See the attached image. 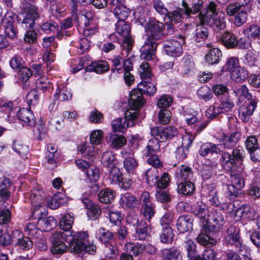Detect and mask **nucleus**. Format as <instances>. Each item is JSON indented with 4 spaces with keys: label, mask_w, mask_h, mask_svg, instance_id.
Returning a JSON list of instances; mask_svg holds the SVG:
<instances>
[{
    "label": "nucleus",
    "mask_w": 260,
    "mask_h": 260,
    "mask_svg": "<svg viewBox=\"0 0 260 260\" xmlns=\"http://www.w3.org/2000/svg\"><path fill=\"white\" fill-rule=\"evenodd\" d=\"M156 88L154 83L149 80H143L138 85V89L131 92L128 101V108L125 112V116L128 120L137 118L140 108L143 106L145 100L142 97L144 93L151 96L155 92Z\"/></svg>",
    "instance_id": "f257e3e1"
},
{
    "label": "nucleus",
    "mask_w": 260,
    "mask_h": 260,
    "mask_svg": "<svg viewBox=\"0 0 260 260\" xmlns=\"http://www.w3.org/2000/svg\"><path fill=\"white\" fill-rule=\"evenodd\" d=\"M139 22L145 28V38L157 41L164 38L165 26L154 18L141 17Z\"/></svg>",
    "instance_id": "f03ea898"
},
{
    "label": "nucleus",
    "mask_w": 260,
    "mask_h": 260,
    "mask_svg": "<svg viewBox=\"0 0 260 260\" xmlns=\"http://www.w3.org/2000/svg\"><path fill=\"white\" fill-rule=\"evenodd\" d=\"M22 7L23 19L21 27L25 30L33 28L35 20L39 17L38 9L35 5L34 0H23Z\"/></svg>",
    "instance_id": "7ed1b4c3"
},
{
    "label": "nucleus",
    "mask_w": 260,
    "mask_h": 260,
    "mask_svg": "<svg viewBox=\"0 0 260 260\" xmlns=\"http://www.w3.org/2000/svg\"><path fill=\"white\" fill-rule=\"evenodd\" d=\"M197 22L201 25H208L217 30L223 29L225 27V21L223 17L212 16L209 14L200 12L196 17Z\"/></svg>",
    "instance_id": "20e7f679"
},
{
    "label": "nucleus",
    "mask_w": 260,
    "mask_h": 260,
    "mask_svg": "<svg viewBox=\"0 0 260 260\" xmlns=\"http://www.w3.org/2000/svg\"><path fill=\"white\" fill-rule=\"evenodd\" d=\"M224 223V216L221 211L215 210L209 214L205 225L209 233H217L223 228Z\"/></svg>",
    "instance_id": "39448f33"
},
{
    "label": "nucleus",
    "mask_w": 260,
    "mask_h": 260,
    "mask_svg": "<svg viewBox=\"0 0 260 260\" xmlns=\"http://www.w3.org/2000/svg\"><path fill=\"white\" fill-rule=\"evenodd\" d=\"M244 155V150L241 146L233 148L232 154L223 152L221 156L223 166L228 170L233 169L236 161L243 160Z\"/></svg>",
    "instance_id": "423d86ee"
},
{
    "label": "nucleus",
    "mask_w": 260,
    "mask_h": 260,
    "mask_svg": "<svg viewBox=\"0 0 260 260\" xmlns=\"http://www.w3.org/2000/svg\"><path fill=\"white\" fill-rule=\"evenodd\" d=\"M185 36L179 35L176 39L166 41L164 44L166 53L169 56L177 57L182 53V46L185 44Z\"/></svg>",
    "instance_id": "0eeeda50"
},
{
    "label": "nucleus",
    "mask_w": 260,
    "mask_h": 260,
    "mask_svg": "<svg viewBox=\"0 0 260 260\" xmlns=\"http://www.w3.org/2000/svg\"><path fill=\"white\" fill-rule=\"evenodd\" d=\"M222 145L215 144L213 143H205L202 144L199 149V154L204 157H211L216 158L222 155L223 152L221 150Z\"/></svg>",
    "instance_id": "6e6552de"
},
{
    "label": "nucleus",
    "mask_w": 260,
    "mask_h": 260,
    "mask_svg": "<svg viewBox=\"0 0 260 260\" xmlns=\"http://www.w3.org/2000/svg\"><path fill=\"white\" fill-rule=\"evenodd\" d=\"M77 166L83 171L86 172L87 178L94 182H96L99 178V170L95 167L90 165L86 161L79 159L76 160Z\"/></svg>",
    "instance_id": "1a4fd4ad"
},
{
    "label": "nucleus",
    "mask_w": 260,
    "mask_h": 260,
    "mask_svg": "<svg viewBox=\"0 0 260 260\" xmlns=\"http://www.w3.org/2000/svg\"><path fill=\"white\" fill-rule=\"evenodd\" d=\"M156 46V41L145 38L144 44L140 49L141 58L146 60L154 58Z\"/></svg>",
    "instance_id": "9d476101"
},
{
    "label": "nucleus",
    "mask_w": 260,
    "mask_h": 260,
    "mask_svg": "<svg viewBox=\"0 0 260 260\" xmlns=\"http://www.w3.org/2000/svg\"><path fill=\"white\" fill-rule=\"evenodd\" d=\"M194 139V136L189 134L182 137V145L178 147L175 152V157L179 161H182L186 157V151L191 146Z\"/></svg>",
    "instance_id": "9b49d317"
},
{
    "label": "nucleus",
    "mask_w": 260,
    "mask_h": 260,
    "mask_svg": "<svg viewBox=\"0 0 260 260\" xmlns=\"http://www.w3.org/2000/svg\"><path fill=\"white\" fill-rule=\"evenodd\" d=\"M192 213L200 219L203 226L207 224V218L209 215L208 206L202 202H197L191 208Z\"/></svg>",
    "instance_id": "f8f14e48"
},
{
    "label": "nucleus",
    "mask_w": 260,
    "mask_h": 260,
    "mask_svg": "<svg viewBox=\"0 0 260 260\" xmlns=\"http://www.w3.org/2000/svg\"><path fill=\"white\" fill-rule=\"evenodd\" d=\"M39 193V192L37 191L31 192L30 194V200L32 205L35 207L32 214L33 215H39L40 214H44L45 215L46 211L42 208L43 205H44V198Z\"/></svg>",
    "instance_id": "ddd939ff"
},
{
    "label": "nucleus",
    "mask_w": 260,
    "mask_h": 260,
    "mask_svg": "<svg viewBox=\"0 0 260 260\" xmlns=\"http://www.w3.org/2000/svg\"><path fill=\"white\" fill-rule=\"evenodd\" d=\"M12 238L16 240V245L19 248L27 250L31 249L33 246L34 241L30 240L28 237H21V233L19 230H15L12 232Z\"/></svg>",
    "instance_id": "4468645a"
},
{
    "label": "nucleus",
    "mask_w": 260,
    "mask_h": 260,
    "mask_svg": "<svg viewBox=\"0 0 260 260\" xmlns=\"http://www.w3.org/2000/svg\"><path fill=\"white\" fill-rule=\"evenodd\" d=\"M257 106V101L251 100L249 104L241 106L239 109V116L243 121H248Z\"/></svg>",
    "instance_id": "2eb2a0df"
},
{
    "label": "nucleus",
    "mask_w": 260,
    "mask_h": 260,
    "mask_svg": "<svg viewBox=\"0 0 260 260\" xmlns=\"http://www.w3.org/2000/svg\"><path fill=\"white\" fill-rule=\"evenodd\" d=\"M193 220L188 215H184L179 217L176 221L177 230L183 233L192 230Z\"/></svg>",
    "instance_id": "dca6fc26"
},
{
    "label": "nucleus",
    "mask_w": 260,
    "mask_h": 260,
    "mask_svg": "<svg viewBox=\"0 0 260 260\" xmlns=\"http://www.w3.org/2000/svg\"><path fill=\"white\" fill-rule=\"evenodd\" d=\"M18 119L25 124L33 127L36 124V118L32 111L27 108H22L17 113Z\"/></svg>",
    "instance_id": "f3484780"
},
{
    "label": "nucleus",
    "mask_w": 260,
    "mask_h": 260,
    "mask_svg": "<svg viewBox=\"0 0 260 260\" xmlns=\"http://www.w3.org/2000/svg\"><path fill=\"white\" fill-rule=\"evenodd\" d=\"M138 200L131 193L127 192L120 195V205L125 209H132L138 204Z\"/></svg>",
    "instance_id": "a211bd4d"
},
{
    "label": "nucleus",
    "mask_w": 260,
    "mask_h": 260,
    "mask_svg": "<svg viewBox=\"0 0 260 260\" xmlns=\"http://www.w3.org/2000/svg\"><path fill=\"white\" fill-rule=\"evenodd\" d=\"M46 213L45 216L46 215ZM38 216L39 220L38 224L39 225L41 230L44 231H48L51 230L56 225V220L53 216H49L47 218H44V214H40Z\"/></svg>",
    "instance_id": "6ab92c4d"
},
{
    "label": "nucleus",
    "mask_w": 260,
    "mask_h": 260,
    "mask_svg": "<svg viewBox=\"0 0 260 260\" xmlns=\"http://www.w3.org/2000/svg\"><path fill=\"white\" fill-rule=\"evenodd\" d=\"M48 207L56 209L66 202V196L61 192L55 193L53 197H48L46 199Z\"/></svg>",
    "instance_id": "aec40b11"
},
{
    "label": "nucleus",
    "mask_w": 260,
    "mask_h": 260,
    "mask_svg": "<svg viewBox=\"0 0 260 260\" xmlns=\"http://www.w3.org/2000/svg\"><path fill=\"white\" fill-rule=\"evenodd\" d=\"M94 14L91 11L84 10L79 12L76 19L78 23L84 26H89V25L94 23Z\"/></svg>",
    "instance_id": "412c9836"
},
{
    "label": "nucleus",
    "mask_w": 260,
    "mask_h": 260,
    "mask_svg": "<svg viewBox=\"0 0 260 260\" xmlns=\"http://www.w3.org/2000/svg\"><path fill=\"white\" fill-rule=\"evenodd\" d=\"M240 137V134L239 132H235L230 135L225 136L223 140L222 148L225 150H231L236 147Z\"/></svg>",
    "instance_id": "4be33fe9"
},
{
    "label": "nucleus",
    "mask_w": 260,
    "mask_h": 260,
    "mask_svg": "<svg viewBox=\"0 0 260 260\" xmlns=\"http://www.w3.org/2000/svg\"><path fill=\"white\" fill-rule=\"evenodd\" d=\"M2 24L5 28V32L8 37L14 39L17 36V30L13 24L11 16H5L2 19Z\"/></svg>",
    "instance_id": "5701e85b"
},
{
    "label": "nucleus",
    "mask_w": 260,
    "mask_h": 260,
    "mask_svg": "<svg viewBox=\"0 0 260 260\" xmlns=\"http://www.w3.org/2000/svg\"><path fill=\"white\" fill-rule=\"evenodd\" d=\"M107 142L114 149H119L126 143L125 138L121 135L110 134L107 137Z\"/></svg>",
    "instance_id": "b1692460"
},
{
    "label": "nucleus",
    "mask_w": 260,
    "mask_h": 260,
    "mask_svg": "<svg viewBox=\"0 0 260 260\" xmlns=\"http://www.w3.org/2000/svg\"><path fill=\"white\" fill-rule=\"evenodd\" d=\"M12 184L11 180L8 178H4L0 180V203L7 201L10 196L9 188Z\"/></svg>",
    "instance_id": "393cba45"
},
{
    "label": "nucleus",
    "mask_w": 260,
    "mask_h": 260,
    "mask_svg": "<svg viewBox=\"0 0 260 260\" xmlns=\"http://www.w3.org/2000/svg\"><path fill=\"white\" fill-rule=\"evenodd\" d=\"M194 68V63L190 55L184 56L181 62V74L183 76L188 75L192 73Z\"/></svg>",
    "instance_id": "a878e982"
},
{
    "label": "nucleus",
    "mask_w": 260,
    "mask_h": 260,
    "mask_svg": "<svg viewBox=\"0 0 260 260\" xmlns=\"http://www.w3.org/2000/svg\"><path fill=\"white\" fill-rule=\"evenodd\" d=\"M109 65L107 61L100 60L94 61L87 66L85 69L86 72H94L98 74H101L107 71L109 69Z\"/></svg>",
    "instance_id": "bb28decb"
},
{
    "label": "nucleus",
    "mask_w": 260,
    "mask_h": 260,
    "mask_svg": "<svg viewBox=\"0 0 260 260\" xmlns=\"http://www.w3.org/2000/svg\"><path fill=\"white\" fill-rule=\"evenodd\" d=\"M220 41L222 45L228 48H234L237 45L236 36L229 31H225L222 34Z\"/></svg>",
    "instance_id": "cd10ccee"
},
{
    "label": "nucleus",
    "mask_w": 260,
    "mask_h": 260,
    "mask_svg": "<svg viewBox=\"0 0 260 260\" xmlns=\"http://www.w3.org/2000/svg\"><path fill=\"white\" fill-rule=\"evenodd\" d=\"M161 254L163 260H182L181 252L175 247L162 249Z\"/></svg>",
    "instance_id": "c85d7f7f"
},
{
    "label": "nucleus",
    "mask_w": 260,
    "mask_h": 260,
    "mask_svg": "<svg viewBox=\"0 0 260 260\" xmlns=\"http://www.w3.org/2000/svg\"><path fill=\"white\" fill-rule=\"evenodd\" d=\"M225 240L228 244L234 245L240 254H244L246 253L247 247L242 244L239 235L225 237Z\"/></svg>",
    "instance_id": "c756f323"
},
{
    "label": "nucleus",
    "mask_w": 260,
    "mask_h": 260,
    "mask_svg": "<svg viewBox=\"0 0 260 260\" xmlns=\"http://www.w3.org/2000/svg\"><path fill=\"white\" fill-rule=\"evenodd\" d=\"M203 0H193L191 8H190L186 2L184 1L182 2L184 12L187 16H190L192 14H195L199 12L203 7Z\"/></svg>",
    "instance_id": "7c9ffc66"
},
{
    "label": "nucleus",
    "mask_w": 260,
    "mask_h": 260,
    "mask_svg": "<svg viewBox=\"0 0 260 260\" xmlns=\"http://www.w3.org/2000/svg\"><path fill=\"white\" fill-rule=\"evenodd\" d=\"M231 170L230 180L231 184L239 189H242L245 186V179L243 174L234 170Z\"/></svg>",
    "instance_id": "2f4dec72"
},
{
    "label": "nucleus",
    "mask_w": 260,
    "mask_h": 260,
    "mask_svg": "<svg viewBox=\"0 0 260 260\" xmlns=\"http://www.w3.org/2000/svg\"><path fill=\"white\" fill-rule=\"evenodd\" d=\"M196 29L194 35V40L197 45H201L207 39L209 35L208 29L207 28L203 26L200 24Z\"/></svg>",
    "instance_id": "473e14b6"
},
{
    "label": "nucleus",
    "mask_w": 260,
    "mask_h": 260,
    "mask_svg": "<svg viewBox=\"0 0 260 260\" xmlns=\"http://www.w3.org/2000/svg\"><path fill=\"white\" fill-rule=\"evenodd\" d=\"M115 192L110 189H103L98 194L100 202L105 204H109L113 202L115 198Z\"/></svg>",
    "instance_id": "72a5a7b5"
},
{
    "label": "nucleus",
    "mask_w": 260,
    "mask_h": 260,
    "mask_svg": "<svg viewBox=\"0 0 260 260\" xmlns=\"http://www.w3.org/2000/svg\"><path fill=\"white\" fill-rule=\"evenodd\" d=\"M185 120L188 125L195 124L196 133L197 134H199L202 132L206 127L208 123L207 121L199 122V118L197 115H193L192 116L189 115V116L185 117Z\"/></svg>",
    "instance_id": "f704fd0d"
},
{
    "label": "nucleus",
    "mask_w": 260,
    "mask_h": 260,
    "mask_svg": "<svg viewBox=\"0 0 260 260\" xmlns=\"http://www.w3.org/2000/svg\"><path fill=\"white\" fill-rule=\"evenodd\" d=\"M24 231L30 238L36 240L35 242H37V240L40 239L41 231L37 227L35 222L27 223L24 228Z\"/></svg>",
    "instance_id": "c9c22d12"
},
{
    "label": "nucleus",
    "mask_w": 260,
    "mask_h": 260,
    "mask_svg": "<svg viewBox=\"0 0 260 260\" xmlns=\"http://www.w3.org/2000/svg\"><path fill=\"white\" fill-rule=\"evenodd\" d=\"M68 242L69 243V249L71 252L79 254L84 252L85 246L73 237L72 232L70 234V240H68Z\"/></svg>",
    "instance_id": "e433bc0d"
},
{
    "label": "nucleus",
    "mask_w": 260,
    "mask_h": 260,
    "mask_svg": "<svg viewBox=\"0 0 260 260\" xmlns=\"http://www.w3.org/2000/svg\"><path fill=\"white\" fill-rule=\"evenodd\" d=\"M174 234L173 230L170 226H164L159 235L161 242L166 244L171 243L173 241Z\"/></svg>",
    "instance_id": "4c0bfd02"
},
{
    "label": "nucleus",
    "mask_w": 260,
    "mask_h": 260,
    "mask_svg": "<svg viewBox=\"0 0 260 260\" xmlns=\"http://www.w3.org/2000/svg\"><path fill=\"white\" fill-rule=\"evenodd\" d=\"M248 71L245 68L238 67L231 73V78L237 82H243L247 78Z\"/></svg>",
    "instance_id": "58836bf2"
},
{
    "label": "nucleus",
    "mask_w": 260,
    "mask_h": 260,
    "mask_svg": "<svg viewBox=\"0 0 260 260\" xmlns=\"http://www.w3.org/2000/svg\"><path fill=\"white\" fill-rule=\"evenodd\" d=\"M145 177L147 184L150 186L156 185L158 182V178L159 177L157 168L152 167L148 169L145 172Z\"/></svg>",
    "instance_id": "ea45409f"
},
{
    "label": "nucleus",
    "mask_w": 260,
    "mask_h": 260,
    "mask_svg": "<svg viewBox=\"0 0 260 260\" xmlns=\"http://www.w3.org/2000/svg\"><path fill=\"white\" fill-rule=\"evenodd\" d=\"M221 56V52L219 49L216 48H212L210 49L206 55L205 60L210 64H215L219 61Z\"/></svg>",
    "instance_id": "a19ab883"
},
{
    "label": "nucleus",
    "mask_w": 260,
    "mask_h": 260,
    "mask_svg": "<svg viewBox=\"0 0 260 260\" xmlns=\"http://www.w3.org/2000/svg\"><path fill=\"white\" fill-rule=\"evenodd\" d=\"M12 149L15 152L24 158L27 157L26 155L28 154L29 151L28 146L17 140L13 141Z\"/></svg>",
    "instance_id": "79ce46f5"
},
{
    "label": "nucleus",
    "mask_w": 260,
    "mask_h": 260,
    "mask_svg": "<svg viewBox=\"0 0 260 260\" xmlns=\"http://www.w3.org/2000/svg\"><path fill=\"white\" fill-rule=\"evenodd\" d=\"M74 215L67 214L63 215L60 219L59 226L60 229L64 230V232H71L73 223L74 222Z\"/></svg>",
    "instance_id": "37998d69"
},
{
    "label": "nucleus",
    "mask_w": 260,
    "mask_h": 260,
    "mask_svg": "<svg viewBox=\"0 0 260 260\" xmlns=\"http://www.w3.org/2000/svg\"><path fill=\"white\" fill-rule=\"evenodd\" d=\"M113 13L119 21H121L125 20L128 17L130 11L124 5H120L115 7L113 10Z\"/></svg>",
    "instance_id": "c03bdc74"
},
{
    "label": "nucleus",
    "mask_w": 260,
    "mask_h": 260,
    "mask_svg": "<svg viewBox=\"0 0 260 260\" xmlns=\"http://www.w3.org/2000/svg\"><path fill=\"white\" fill-rule=\"evenodd\" d=\"M36 85L37 89L41 90L43 92L49 91L52 86V83L45 76H42L37 79Z\"/></svg>",
    "instance_id": "a18cd8bd"
},
{
    "label": "nucleus",
    "mask_w": 260,
    "mask_h": 260,
    "mask_svg": "<svg viewBox=\"0 0 260 260\" xmlns=\"http://www.w3.org/2000/svg\"><path fill=\"white\" fill-rule=\"evenodd\" d=\"M160 149L159 141L154 138L148 142L146 149L144 151V155L148 156L150 154L157 153Z\"/></svg>",
    "instance_id": "49530a36"
},
{
    "label": "nucleus",
    "mask_w": 260,
    "mask_h": 260,
    "mask_svg": "<svg viewBox=\"0 0 260 260\" xmlns=\"http://www.w3.org/2000/svg\"><path fill=\"white\" fill-rule=\"evenodd\" d=\"M155 214L154 206L153 204L141 205L140 215L150 222Z\"/></svg>",
    "instance_id": "de8ad7c7"
},
{
    "label": "nucleus",
    "mask_w": 260,
    "mask_h": 260,
    "mask_svg": "<svg viewBox=\"0 0 260 260\" xmlns=\"http://www.w3.org/2000/svg\"><path fill=\"white\" fill-rule=\"evenodd\" d=\"M71 232H57L53 233L51 236V242L52 244L64 243L63 240L68 241L70 240V236Z\"/></svg>",
    "instance_id": "09e8293b"
},
{
    "label": "nucleus",
    "mask_w": 260,
    "mask_h": 260,
    "mask_svg": "<svg viewBox=\"0 0 260 260\" xmlns=\"http://www.w3.org/2000/svg\"><path fill=\"white\" fill-rule=\"evenodd\" d=\"M194 189V184L190 181L180 183L177 187L178 192L184 195H188L193 193Z\"/></svg>",
    "instance_id": "8fccbe9b"
},
{
    "label": "nucleus",
    "mask_w": 260,
    "mask_h": 260,
    "mask_svg": "<svg viewBox=\"0 0 260 260\" xmlns=\"http://www.w3.org/2000/svg\"><path fill=\"white\" fill-rule=\"evenodd\" d=\"M121 176L122 174L118 168L115 166L109 167L108 179L110 183H117L119 181Z\"/></svg>",
    "instance_id": "3c124183"
},
{
    "label": "nucleus",
    "mask_w": 260,
    "mask_h": 260,
    "mask_svg": "<svg viewBox=\"0 0 260 260\" xmlns=\"http://www.w3.org/2000/svg\"><path fill=\"white\" fill-rule=\"evenodd\" d=\"M235 104L233 100L229 97H226L221 100L218 107L221 113H224L231 112Z\"/></svg>",
    "instance_id": "603ef678"
},
{
    "label": "nucleus",
    "mask_w": 260,
    "mask_h": 260,
    "mask_svg": "<svg viewBox=\"0 0 260 260\" xmlns=\"http://www.w3.org/2000/svg\"><path fill=\"white\" fill-rule=\"evenodd\" d=\"M139 73L143 81L151 80L152 73L150 66L148 62H143L141 64L139 68Z\"/></svg>",
    "instance_id": "864d4df0"
},
{
    "label": "nucleus",
    "mask_w": 260,
    "mask_h": 260,
    "mask_svg": "<svg viewBox=\"0 0 260 260\" xmlns=\"http://www.w3.org/2000/svg\"><path fill=\"white\" fill-rule=\"evenodd\" d=\"M115 161V155L112 151H106L102 156L101 162L104 167L109 168L112 166H114Z\"/></svg>",
    "instance_id": "5fc2aeb1"
},
{
    "label": "nucleus",
    "mask_w": 260,
    "mask_h": 260,
    "mask_svg": "<svg viewBox=\"0 0 260 260\" xmlns=\"http://www.w3.org/2000/svg\"><path fill=\"white\" fill-rule=\"evenodd\" d=\"M112 126L114 132L123 133L128 127L126 119L119 118L113 121Z\"/></svg>",
    "instance_id": "6e6d98bb"
},
{
    "label": "nucleus",
    "mask_w": 260,
    "mask_h": 260,
    "mask_svg": "<svg viewBox=\"0 0 260 260\" xmlns=\"http://www.w3.org/2000/svg\"><path fill=\"white\" fill-rule=\"evenodd\" d=\"M138 166V162L133 156H126L123 161V167L128 173L134 172Z\"/></svg>",
    "instance_id": "4d7b16f0"
},
{
    "label": "nucleus",
    "mask_w": 260,
    "mask_h": 260,
    "mask_svg": "<svg viewBox=\"0 0 260 260\" xmlns=\"http://www.w3.org/2000/svg\"><path fill=\"white\" fill-rule=\"evenodd\" d=\"M116 32L119 35L124 37H130L129 32L131 31L130 25L124 22V20L119 21L116 23Z\"/></svg>",
    "instance_id": "13d9d810"
},
{
    "label": "nucleus",
    "mask_w": 260,
    "mask_h": 260,
    "mask_svg": "<svg viewBox=\"0 0 260 260\" xmlns=\"http://www.w3.org/2000/svg\"><path fill=\"white\" fill-rule=\"evenodd\" d=\"M233 90L234 93L237 96H243L248 100H250V101L252 100H255V99H252V95L249 93V89L246 85H242L239 87L234 86Z\"/></svg>",
    "instance_id": "bf43d9fd"
},
{
    "label": "nucleus",
    "mask_w": 260,
    "mask_h": 260,
    "mask_svg": "<svg viewBox=\"0 0 260 260\" xmlns=\"http://www.w3.org/2000/svg\"><path fill=\"white\" fill-rule=\"evenodd\" d=\"M15 238L10 237L7 230L0 225V244L3 246L9 245L11 241H14Z\"/></svg>",
    "instance_id": "052dcab7"
},
{
    "label": "nucleus",
    "mask_w": 260,
    "mask_h": 260,
    "mask_svg": "<svg viewBox=\"0 0 260 260\" xmlns=\"http://www.w3.org/2000/svg\"><path fill=\"white\" fill-rule=\"evenodd\" d=\"M240 67L239 59L237 57H231L227 59L225 65L222 68L223 71H231Z\"/></svg>",
    "instance_id": "680f3d73"
},
{
    "label": "nucleus",
    "mask_w": 260,
    "mask_h": 260,
    "mask_svg": "<svg viewBox=\"0 0 260 260\" xmlns=\"http://www.w3.org/2000/svg\"><path fill=\"white\" fill-rule=\"evenodd\" d=\"M109 39L113 41L107 42L103 46L102 50L106 53H108L113 50L119 45L118 39L115 35L112 34L110 35Z\"/></svg>",
    "instance_id": "e2e57ef3"
},
{
    "label": "nucleus",
    "mask_w": 260,
    "mask_h": 260,
    "mask_svg": "<svg viewBox=\"0 0 260 260\" xmlns=\"http://www.w3.org/2000/svg\"><path fill=\"white\" fill-rule=\"evenodd\" d=\"M243 32L251 39L259 38L260 36V27L257 25L251 24L243 30Z\"/></svg>",
    "instance_id": "0e129e2a"
},
{
    "label": "nucleus",
    "mask_w": 260,
    "mask_h": 260,
    "mask_svg": "<svg viewBox=\"0 0 260 260\" xmlns=\"http://www.w3.org/2000/svg\"><path fill=\"white\" fill-rule=\"evenodd\" d=\"M185 248L189 260L198 254L196 244L191 240L188 239L185 242Z\"/></svg>",
    "instance_id": "69168bd1"
},
{
    "label": "nucleus",
    "mask_w": 260,
    "mask_h": 260,
    "mask_svg": "<svg viewBox=\"0 0 260 260\" xmlns=\"http://www.w3.org/2000/svg\"><path fill=\"white\" fill-rule=\"evenodd\" d=\"M88 211L87 214L92 220L98 219L101 215L100 207L96 204L90 203L87 207Z\"/></svg>",
    "instance_id": "338daca9"
},
{
    "label": "nucleus",
    "mask_w": 260,
    "mask_h": 260,
    "mask_svg": "<svg viewBox=\"0 0 260 260\" xmlns=\"http://www.w3.org/2000/svg\"><path fill=\"white\" fill-rule=\"evenodd\" d=\"M41 28L42 30L46 34H51L58 30V24L52 20L43 23Z\"/></svg>",
    "instance_id": "774afa93"
}]
</instances>
